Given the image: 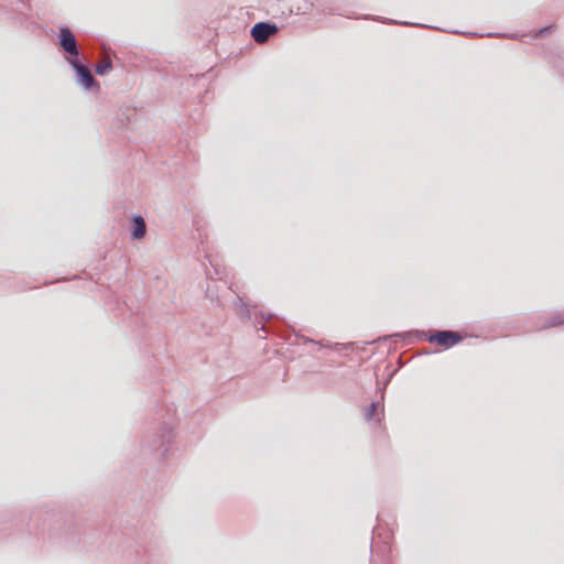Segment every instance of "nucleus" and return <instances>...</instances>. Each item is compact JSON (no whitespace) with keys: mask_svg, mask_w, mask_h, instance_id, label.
I'll list each match as a JSON object with an SVG mask.
<instances>
[{"mask_svg":"<svg viewBox=\"0 0 564 564\" xmlns=\"http://www.w3.org/2000/svg\"><path fill=\"white\" fill-rule=\"evenodd\" d=\"M112 68L111 61H105L102 63H99L95 66V72L98 75H105Z\"/></svg>","mask_w":564,"mask_h":564,"instance_id":"nucleus-10","label":"nucleus"},{"mask_svg":"<svg viewBox=\"0 0 564 564\" xmlns=\"http://www.w3.org/2000/svg\"><path fill=\"white\" fill-rule=\"evenodd\" d=\"M375 536L372 538V545H371V552L375 555H378L379 552H388L390 553V546L388 545V542H383L382 545H379V542L375 541Z\"/></svg>","mask_w":564,"mask_h":564,"instance_id":"nucleus-9","label":"nucleus"},{"mask_svg":"<svg viewBox=\"0 0 564 564\" xmlns=\"http://www.w3.org/2000/svg\"><path fill=\"white\" fill-rule=\"evenodd\" d=\"M555 29V25L554 24H551V25H547L545 28H542L540 29L536 33H535V37H544L546 36L547 34H550L553 30Z\"/></svg>","mask_w":564,"mask_h":564,"instance_id":"nucleus-13","label":"nucleus"},{"mask_svg":"<svg viewBox=\"0 0 564 564\" xmlns=\"http://www.w3.org/2000/svg\"><path fill=\"white\" fill-rule=\"evenodd\" d=\"M69 64L76 72L78 82L87 89L98 88L99 85L95 77L91 75L89 68L79 62V59L69 61Z\"/></svg>","mask_w":564,"mask_h":564,"instance_id":"nucleus-5","label":"nucleus"},{"mask_svg":"<svg viewBox=\"0 0 564 564\" xmlns=\"http://www.w3.org/2000/svg\"><path fill=\"white\" fill-rule=\"evenodd\" d=\"M207 258H208L209 264L212 267V270L208 269L206 271L207 278L208 279L217 278L219 280L225 279V276L227 275L226 268L219 263L218 259H212L209 256H207Z\"/></svg>","mask_w":564,"mask_h":564,"instance_id":"nucleus-8","label":"nucleus"},{"mask_svg":"<svg viewBox=\"0 0 564 564\" xmlns=\"http://www.w3.org/2000/svg\"><path fill=\"white\" fill-rule=\"evenodd\" d=\"M59 41L58 44L61 48L68 55L67 61L78 59L79 57V48L77 44V40L73 32L67 28L63 26L59 29L58 34Z\"/></svg>","mask_w":564,"mask_h":564,"instance_id":"nucleus-3","label":"nucleus"},{"mask_svg":"<svg viewBox=\"0 0 564 564\" xmlns=\"http://www.w3.org/2000/svg\"><path fill=\"white\" fill-rule=\"evenodd\" d=\"M238 302H239V308H238L239 316L241 318H249L250 317L249 308L247 307L246 304L242 303V300L240 297H238Z\"/></svg>","mask_w":564,"mask_h":564,"instance_id":"nucleus-12","label":"nucleus"},{"mask_svg":"<svg viewBox=\"0 0 564 564\" xmlns=\"http://www.w3.org/2000/svg\"><path fill=\"white\" fill-rule=\"evenodd\" d=\"M174 437L173 427L167 423L151 426L143 437V445L151 451H159L170 444Z\"/></svg>","mask_w":564,"mask_h":564,"instance_id":"nucleus-1","label":"nucleus"},{"mask_svg":"<svg viewBox=\"0 0 564 564\" xmlns=\"http://www.w3.org/2000/svg\"><path fill=\"white\" fill-rule=\"evenodd\" d=\"M389 23L401 24V25H410V23H408V22H399V21H394V20H389Z\"/></svg>","mask_w":564,"mask_h":564,"instance_id":"nucleus-14","label":"nucleus"},{"mask_svg":"<svg viewBox=\"0 0 564 564\" xmlns=\"http://www.w3.org/2000/svg\"><path fill=\"white\" fill-rule=\"evenodd\" d=\"M257 330H258V332H259V330H262V332H264V333H265V332H267V326H265L264 324H262V326H261L260 328H258Z\"/></svg>","mask_w":564,"mask_h":564,"instance_id":"nucleus-15","label":"nucleus"},{"mask_svg":"<svg viewBox=\"0 0 564 564\" xmlns=\"http://www.w3.org/2000/svg\"><path fill=\"white\" fill-rule=\"evenodd\" d=\"M378 531H379V528L375 529V530H373V534L379 536V535H380V533H378Z\"/></svg>","mask_w":564,"mask_h":564,"instance_id":"nucleus-16","label":"nucleus"},{"mask_svg":"<svg viewBox=\"0 0 564 564\" xmlns=\"http://www.w3.org/2000/svg\"><path fill=\"white\" fill-rule=\"evenodd\" d=\"M279 28L275 23L272 22H258L256 23L250 31L251 37L258 44L265 43L271 36L276 34Z\"/></svg>","mask_w":564,"mask_h":564,"instance_id":"nucleus-4","label":"nucleus"},{"mask_svg":"<svg viewBox=\"0 0 564 564\" xmlns=\"http://www.w3.org/2000/svg\"><path fill=\"white\" fill-rule=\"evenodd\" d=\"M378 406H379L378 402H372L369 405V408L367 409V412H366V419L368 421L373 420L377 416Z\"/></svg>","mask_w":564,"mask_h":564,"instance_id":"nucleus-11","label":"nucleus"},{"mask_svg":"<svg viewBox=\"0 0 564 564\" xmlns=\"http://www.w3.org/2000/svg\"><path fill=\"white\" fill-rule=\"evenodd\" d=\"M564 324V312H554L542 321L539 316L538 324L532 328L533 330H543L552 327H556Z\"/></svg>","mask_w":564,"mask_h":564,"instance_id":"nucleus-6","label":"nucleus"},{"mask_svg":"<svg viewBox=\"0 0 564 564\" xmlns=\"http://www.w3.org/2000/svg\"><path fill=\"white\" fill-rule=\"evenodd\" d=\"M420 339L426 338L431 343H436L444 348L453 347L458 344L463 337L458 332L455 330H435L427 334L425 332H416Z\"/></svg>","mask_w":564,"mask_h":564,"instance_id":"nucleus-2","label":"nucleus"},{"mask_svg":"<svg viewBox=\"0 0 564 564\" xmlns=\"http://www.w3.org/2000/svg\"><path fill=\"white\" fill-rule=\"evenodd\" d=\"M166 452H167V448L165 447V448L163 449V452H162V455L164 456Z\"/></svg>","mask_w":564,"mask_h":564,"instance_id":"nucleus-18","label":"nucleus"},{"mask_svg":"<svg viewBox=\"0 0 564 564\" xmlns=\"http://www.w3.org/2000/svg\"><path fill=\"white\" fill-rule=\"evenodd\" d=\"M132 230L131 238L134 240L142 239L147 234V225L142 216H134L131 220Z\"/></svg>","mask_w":564,"mask_h":564,"instance_id":"nucleus-7","label":"nucleus"},{"mask_svg":"<svg viewBox=\"0 0 564 564\" xmlns=\"http://www.w3.org/2000/svg\"><path fill=\"white\" fill-rule=\"evenodd\" d=\"M272 315H268V317L265 318L267 322H269L271 319Z\"/></svg>","mask_w":564,"mask_h":564,"instance_id":"nucleus-17","label":"nucleus"}]
</instances>
